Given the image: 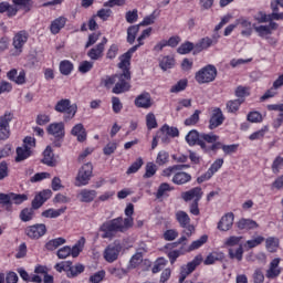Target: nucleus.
<instances>
[{
  "label": "nucleus",
  "mask_w": 283,
  "mask_h": 283,
  "mask_svg": "<svg viewBox=\"0 0 283 283\" xmlns=\"http://www.w3.org/2000/svg\"><path fill=\"white\" fill-rule=\"evenodd\" d=\"M186 142L189 145V147H195V145H198L205 154H211V151H214V149H218L220 144L214 145H207L202 142V134H200L198 130L192 129L186 135Z\"/></svg>",
  "instance_id": "nucleus-6"
},
{
  "label": "nucleus",
  "mask_w": 283,
  "mask_h": 283,
  "mask_svg": "<svg viewBox=\"0 0 283 283\" xmlns=\"http://www.w3.org/2000/svg\"><path fill=\"white\" fill-rule=\"evenodd\" d=\"M125 19L127 23H136V21H138V9L127 11L125 14Z\"/></svg>",
  "instance_id": "nucleus-64"
},
{
  "label": "nucleus",
  "mask_w": 283,
  "mask_h": 283,
  "mask_svg": "<svg viewBox=\"0 0 283 283\" xmlns=\"http://www.w3.org/2000/svg\"><path fill=\"white\" fill-rule=\"evenodd\" d=\"M209 237L207 234L201 235L198 240L192 241L190 245L186 244L187 253H191V251H196L200 249L203 244H207Z\"/></svg>",
  "instance_id": "nucleus-37"
},
{
  "label": "nucleus",
  "mask_w": 283,
  "mask_h": 283,
  "mask_svg": "<svg viewBox=\"0 0 283 283\" xmlns=\"http://www.w3.org/2000/svg\"><path fill=\"white\" fill-rule=\"evenodd\" d=\"M54 109L57 114H64V120L67 123V120H72V118L76 116L78 106L76 104H72V101L67 98H62L55 104Z\"/></svg>",
  "instance_id": "nucleus-7"
},
{
  "label": "nucleus",
  "mask_w": 283,
  "mask_h": 283,
  "mask_svg": "<svg viewBox=\"0 0 283 283\" xmlns=\"http://www.w3.org/2000/svg\"><path fill=\"white\" fill-rule=\"evenodd\" d=\"M228 255L230 260H237V262H242V258H244V248L240 244L237 249L229 248Z\"/></svg>",
  "instance_id": "nucleus-36"
},
{
  "label": "nucleus",
  "mask_w": 283,
  "mask_h": 283,
  "mask_svg": "<svg viewBox=\"0 0 283 283\" xmlns=\"http://www.w3.org/2000/svg\"><path fill=\"white\" fill-rule=\"evenodd\" d=\"M155 163L159 167H164V165H167V163H169V154L166 150H160L157 154Z\"/></svg>",
  "instance_id": "nucleus-58"
},
{
  "label": "nucleus",
  "mask_w": 283,
  "mask_h": 283,
  "mask_svg": "<svg viewBox=\"0 0 283 283\" xmlns=\"http://www.w3.org/2000/svg\"><path fill=\"white\" fill-rule=\"evenodd\" d=\"M66 242L67 240L63 237L51 239L45 243L44 249H46V251H56L59 247H63Z\"/></svg>",
  "instance_id": "nucleus-32"
},
{
  "label": "nucleus",
  "mask_w": 283,
  "mask_h": 283,
  "mask_svg": "<svg viewBox=\"0 0 283 283\" xmlns=\"http://www.w3.org/2000/svg\"><path fill=\"white\" fill-rule=\"evenodd\" d=\"M161 132L163 134H166V136H170V138H178V136H180V130H178V127H174V126H169L167 124H165L161 127Z\"/></svg>",
  "instance_id": "nucleus-54"
},
{
  "label": "nucleus",
  "mask_w": 283,
  "mask_h": 283,
  "mask_svg": "<svg viewBox=\"0 0 283 283\" xmlns=\"http://www.w3.org/2000/svg\"><path fill=\"white\" fill-rule=\"evenodd\" d=\"M24 233L30 240H41L48 233V227L44 223H35L27 227Z\"/></svg>",
  "instance_id": "nucleus-14"
},
{
  "label": "nucleus",
  "mask_w": 283,
  "mask_h": 283,
  "mask_svg": "<svg viewBox=\"0 0 283 283\" xmlns=\"http://www.w3.org/2000/svg\"><path fill=\"white\" fill-rule=\"evenodd\" d=\"M12 3L17 8H22L24 12H30V10H32V7L34 6V1L32 0H12Z\"/></svg>",
  "instance_id": "nucleus-47"
},
{
  "label": "nucleus",
  "mask_w": 283,
  "mask_h": 283,
  "mask_svg": "<svg viewBox=\"0 0 283 283\" xmlns=\"http://www.w3.org/2000/svg\"><path fill=\"white\" fill-rule=\"evenodd\" d=\"M96 196H98V192H96V190H90V189H82L80 191V200L82 202H94Z\"/></svg>",
  "instance_id": "nucleus-34"
},
{
  "label": "nucleus",
  "mask_w": 283,
  "mask_h": 283,
  "mask_svg": "<svg viewBox=\"0 0 283 283\" xmlns=\"http://www.w3.org/2000/svg\"><path fill=\"white\" fill-rule=\"evenodd\" d=\"M83 247H85V239L82 237V238L71 248V255H72V258H78V255H81V251H83Z\"/></svg>",
  "instance_id": "nucleus-51"
},
{
  "label": "nucleus",
  "mask_w": 283,
  "mask_h": 283,
  "mask_svg": "<svg viewBox=\"0 0 283 283\" xmlns=\"http://www.w3.org/2000/svg\"><path fill=\"white\" fill-rule=\"evenodd\" d=\"M67 207L60 208L57 210L54 208H50L42 212V218H59L60 216H63V213H65Z\"/></svg>",
  "instance_id": "nucleus-41"
},
{
  "label": "nucleus",
  "mask_w": 283,
  "mask_h": 283,
  "mask_svg": "<svg viewBox=\"0 0 283 283\" xmlns=\"http://www.w3.org/2000/svg\"><path fill=\"white\" fill-rule=\"evenodd\" d=\"M172 182L174 185H187V182H191V175L185 171L176 172L172 177Z\"/></svg>",
  "instance_id": "nucleus-38"
},
{
  "label": "nucleus",
  "mask_w": 283,
  "mask_h": 283,
  "mask_svg": "<svg viewBox=\"0 0 283 283\" xmlns=\"http://www.w3.org/2000/svg\"><path fill=\"white\" fill-rule=\"evenodd\" d=\"M116 78H118V74L106 75L104 78H102L101 83L106 90H112V87L116 85Z\"/></svg>",
  "instance_id": "nucleus-55"
},
{
  "label": "nucleus",
  "mask_w": 283,
  "mask_h": 283,
  "mask_svg": "<svg viewBox=\"0 0 283 283\" xmlns=\"http://www.w3.org/2000/svg\"><path fill=\"white\" fill-rule=\"evenodd\" d=\"M14 119V114L6 112L0 116V140H8L10 138V123Z\"/></svg>",
  "instance_id": "nucleus-13"
},
{
  "label": "nucleus",
  "mask_w": 283,
  "mask_h": 283,
  "mask_svg": "<svg viewBox=\"0 0 283 283\" xmlns=\"http://www.w3.org/2000/svg\"><path fill=\"white\" fill-rule=\"evenodd\" d=\"M55 271L57 273H66V277H70V271L72 269V261H62L54 265Z\"/></svg>",
  "instance_id": "nucleus-43"
},
{
  "label": "nucleus",
  "mask_w": 283,
  "mask_h": 283,
  "mask_svg": "<svg viewBox=\"0 0 283 283\" xmlns=\"http://www.w3.org/2000/svg\"><path fill=\"white\" fill-rule=\"evenodd\" d=\"M213 45V42L211 41V38L206 36L198 41V43L195 44V51L193 54L202 52L205 50H209Z\"/></svg>",
  "instance_id": "nucleus-33"
},
{
  "label": "nucleus",
  "mask_w": 283,
  "mask_h": 283,
  "mask_svg": "<svg viewBox=\"0 0 283 283\" xmlns=\"http://www.w3.org/2000/svg\"><path fill=\"white\" fill-rule=\"evenodd\" d=\"M151 27L145 29L137 38L138 44L132 46L126 53L122 54V56H124V62L132 61V56H134V53L138 51V48L145 45V39H149L151 36Z\"/></svg>",
  "instance_id": "nucleus-11"
},
{
  "label": "nucleus",
  "mask_w": 283,
  "mask_h": 283,
  "mask_svg": "<svg viewBox=\"0 0 283 283\" xmlns=\"http://www.w3.org/2000/svg\"><path fill=\"white\" fill-rule=\"evenodd\" d=\"M264 237L262 235H258L254 239L248 240L245 242V247L247 249H255V247H260V244H262V242H264Z\"/></svg>",
  "instance_id": "nucleus-63"
},
{
  "label": "nucleus",
  "mask_w": 283,
  "mask_h": 283,
  "mask_svg": "<svg viewBox=\"0 0 283 283\" xmlns=\"http://www.w3.org/2000/svg\"><path fill=\"white\" fill-rule=\"evenodd\" d=\"M224 119L226 117L222 109L220 107H214L209 118L208 128L211 130L218 129V127L224 123Z\"/></svg>",
  "instance_id": "nucleus-16"
},
{
  "label": "nucleus",
  "mask_w": 283,
  "mask_h": 283,
  "mask_svg": "<svg viewBox=\"0 0 283 283\" xmlns=\"http://www.w3.org/2000/svg\"><path fill=\"white\" fill-rule=\"evenodd\" d=\"M237 227L240 231H252L253 229H258L260 224L253 219L242 218L237 222Z\"/></svg>",
  "instance_id": "nucleus-27"
},
{
  "label": "nucleus",
  "mask_w": 283,
  "mask_h": 283,
  "mask_svg": "<svg viewBox=\"0 0 283 283\" xmlns=\"http://www.w3.org/2000/svg\"><path fill=\"white\" fill-rule=\"evenodd\" d=\"M242 103H244V99H230L227 102L226 106L230 114H235V112L240 109V105H242Z\"/></svg>",
  "instance_id": "nucleus-52"
},
{
  "label": "nucleus",
  "mask_w": 283,
  "mask_h": 283,
  "mask_svg": "<svg viewBox=\"0 0 283 283\" xmlns=\"http://www.w3.org/2000/svg\"><path fill=\"white\" fill-rule=\"evenodd\" d=\"M71 136H74L77 143H85L87 140V129L81 123L75 124L71 129Z\"/></svg>",
  "instance_id": "nucleus-22"
},
{
  "label": "nucleus",
  "mask_w": 283,
  "mask_h": 283,
  "mask_svg": "<svg viewBox=\"0 0 283 283\" xmlns=\"http://www.w3.org/2000/svg\"><path fill=\"white\" fill-rule=\"evenodd\" d=\"M200 114H202V112L200 109H196L190 117L186 118L185 119L186 127L198 125V123H200Z\"/></svg>",
  "instance_id": "nucleus-53"
},
{
  "label": "nucleus",
  "mask_w": 283,
  "mask_h": 283,
  "mask_svg": "<svg viewBox=\"0 0 283 283\" xmlns=\"http://www.w3.org/2000/svg\"><path fill=\"white\" fill-rule=\"evenodd\" d=\"M94 172V166L92 163L84 164L76 176V187H85V185H90V180L92 179V174Z\"/></svg>",
  "instance_id": "nucleus-10"
},
{
  "label": "nucleus",
  "mask_w": 283,
  "mask_h": 283,
  "mask_svg": "<svg viewBox=\"0 0 283 283\" xmlns=\"http://www.w3.org/2000/svg\"><path fill=\"white\" fill-rule=\"evenodd\" d=\"M233 220H235L233 212L226 213L218 222L217 229H219V231H230L233 227Z\"/></svg>",
  "instance_id": "nucleus-23"
},
{
  "label": "nucleus",
  "mask_w": 283,
  "mask_h": 283,
  "mask_svg": "<svg viewBox=\"0 0 283 283\" xmlns=\"http://www.w3.org/2000/svg\"><path fill=\"white\" fill-rule=\"evenodd\" d=\"M138 32H140V24L128 27L126 41L127 43H129V45H134V43L136 42V36L138 35Z\"/></svg>",
  "instance_id": "nucleus-39"
},
{
  "label": "nucleus",
  "mask_w": 283,
  "mask_h": 283,
  "mask_svg": "<svg viewBox=\"0 0 283 283\" xmlns=\"http://www.w3.org/2000/svg\"><path fill=\"white\" fill-rule=\"evenodd\" d=\"M132 227H134V218L123 219V217H117L104 222L99 227V231L103 233V239L112 240V238H115L117 233H125V231H127V229H132Z\"/></svg>",
  "instance_id": "nucleus-1"
},
{
  "label": "nucleus",
  "mask_w": 283,
  "mask_h": 283,
  "mask_svg": "<svg viewBox=\"0 0 283 283\" xmlns=\"http://www.w3.org/2000/svg\"><path fill=\"white\" fill-rule=\"evenodd\" d=\"M202 262L205 266H211V264H216V262H218V256H216L213 253L208 254L206 259L202 258V254L196 255L190 262L181 266L179 283L185 282L187 276L191 275V273H193V271H196V269H198Z\"/></svg>",
  "instance_id": "nucleus-3"
},
{
  "label": "nucleus",
  "mask_w": 283,
  "mask_h": 283,
  "mask_svg": "<svg viewBox=\"0 0 283 283\" xmlns=\"http://www.w3.org/2000/svg\"><path fill=\"white\" fill-rule=\"evenodd\" d=\"M15 163H23V160H28L32 156V148L30 146H20L15 149Z\"/></svg>",
  "instance_id": "nucleus-30"
},
{
  "label": "nucleus",
  "mask_w": 283,
  "mask_h": 283,
  "mask_svg": "<svg viewBox=\"0 0 283 283\" xmlns=\"http://www.w3.org/2000/svg\"><path fill=\"white\" fill-rule=\"evenodd\" d=\"M266 132H269V126H263L260 130L252 133L249 136V140H262V138H264Z\"/></svg>",
  "instance_id": "nucleus-59"
},
{
  "label": "nucleus",
  "mask_w": 283,
  "mask_h": 283,
  "mask_svg": "<svg viewBox=\"0 0 283 283\" xmlns=\"http://www.w3.org/2000/svg\"><path fill=\"white\" fill-rule=\"evenodd\" d=\"M59 72L62 76H70L74 72V63L70 60H62L59 63Z\"/></svg>",
  "instance_id": "nucleus-31"
},
{
  "label": "nucleus",
  "mask_w": 283,
  "mask_h": 283,
  "mask_svg": "<svg viewBox=\"0 0 283 283\" xmlns=\"http://www.w3.org/2000/svg\"><path fill=\"white\" fill-rule=\"evenodd\" d=\"M193 50H196V44H193L192 42L186 41L179 45V48L177 49V53L189 54L193 52Z\"/></svg>",
  "instance_id": "nucleus-49"
},
{
  "label": "nucleus",
  "mask_w": 283,
  "mask_h": 283,
  "mask_svg": "<svg viewBox=\"0 0 283 283\" xmlns=\"http://www.w3.org/2000/svg\"><path fill=\"white\" fill-rule=\"evenodd\" d=\"M187 253H188L187 244L184 243L179 247V249L168 251L167 258H168L170 264H176L178 258H180V255H185Z\"/></svg>",
  "instance_id": "nucleus-26"
},
{
  "label": "nucleus",
  "mask_w": 283,
  "mask_h": 283,
  "mask_svg": "<svg viewBox=\"0 0 283 283\" xmlns=\"http://www.w3.org/2000/svg\"><path fill=\"white\" fill-rule=\"evenodd\" d=\"M46 134L50 136V140L52 143V147H63V143H65V123L63 122H53L48 125Z\"/></svg>",
  "instance_id": "nucleus-4"
},
{
  "label": "nucleus",
  "mask_w": 283,
  "mask_h": 283,
  "mask_svg": "<svg viewBox=\"0 0 283 283\" xmlns=\"http://www.w3.org/2000/svg\"><path fill=\"white\" fill-rule=\"evenodd\" d=\"M118 67L122 70V74L117 76L118 82H115L112 93L125 94V92H129L132 90V71H129L132 70V60L125 62V57L120 55Z\"/></svg>",
  "instance_id": "nucleus-2"
},
{
  "label": "nucleus",
  "mask_w": 283,
  "mask_h": 283,
  "mask_svg": "<svg viewBox=\"0 0 283 283\" xmlns=\"http://www.w3.org/2000/svg\"><path fill=\"white\" fill-rule=\"evenodd\" d=\"M42 163L48 167H56V159L54 158V150L52 149V146H46L44 149Z\"/></svg>",
  "instance_id": "nucleus-29"
},
{
  "label": "nucleus",
  "mask_w": 283,
  "mask_h": 283,
  "mask_svg": "<svg viewBox=\"0 0 283 283\" xmlns=\"http://www.w3.org/2000/svg\"><path fill=\"white\" fill-rule=\"evenodd\" d=\"M202 196H205V192L201 187H195L181 192V198L185 202H191V200L192 202H200V200H202Z\"/></svg>",
  "instance_id": "nucleus-18"
},
{
  "label": "nucleus",
  "mask_w": 283,
  "mask_h": 283,
  "mask_svg": "<svg viewBox=\"0 0 283 283\" xmlns=\"http://www.w3.org/2000/svg\"><path fill=\"white\" fill-rule=\"evenodd\" d=\"M19 217L22 222H30L34 219V208L22 209Z\"/></svg>",
  "instance_id": "nucleus-48"
},
{
  "label": "nucleus",
  "mask_w": 283,
  "mask_h": 283,
  "mask_svg": "<svg viewBox=\"0 0 283 283\" xmlns=\"http://www.w3.org/2000/svg\"><path fill=\"white\" fill-rule=\"evenodd\" d=\"M106 272L105 270H99L90 276L88 282L91 283H101L105 280Z\"/></svg>",
  "instance_id": "nucleus-62"
},
{
  "label": "nucleus",
  "mask_w": 283,
  "mask_h": 283,
  "mask_svg": "<svg viewBox=\"0 0 283 283\" xmlns=\"http://www.w3.org/2000/svg\"><path fill=\"white\" fill-rule=\"evenodd\" d=\"M67 23V18L61 15L54 19L50 24L51 34H59Z\"/></svg>",
  "instance_id": "nucleus-25"
},
{
  "label": "nucleus",
  "mask_w": 283,
  "mask_h": 283,
  "mask_svg": "<svg viewBox=\"0 0 283 283\" xmlns=\"http://www.w3.org/2000/svg\"><path fill=\"white\" fill-rule=\"evenodd\" d=\"M218 77V69L213 64H207L195 73V81L198 85H209Z\"/></svg>",
  "instance_id": "nucleus-5"
},
{
  "label": "nucleus",
  "mask_w": 283,
  "mask_h": 283,
  "mask_svg": "<svg viewBox=\"0 0 283 283\" xmlns=\"http://www.w3.org/2000/svg\"><path fill=\"white\" fill-rule=\"evenodd\" d=\"M176 65V60L169 55H166L159 62V67L167 72V70H171Z\"/></svg>",
  "instance_id": "nucleus-44"
},
{
  "label": "nucleus",
  "mask_w": 283,
  "mask_h": 283,
  "mask_svg": "<svg viewBox=\"0 0 283 283\" xmlns=\"http://www.w3.org/2000/svg\"><path fill=\"white\" fill-rule=\"evenodd\" d=\"M187 85H189V81L187 78L179 80L170 87V93L178 94L179 92H185V90H187Z\"/></svg>",
  "instance_id": "nucleus-45"
},
{
  "label": "nucleus",
  "mask_w": 283,
  "mask_h": 283,
  "mask_svg": "<svg viewBox=\"0 0 283 283\" xmlns=\"http://www.w3.org/2000/svg\"><path fill=\"white\" fill-rule=\"evenodd\" d=\"M187 165H174L170 166L168 168H165L161 172V176H164V178H169L172 174H176V171H182V169H186Z\"/></svg>",
  "instance_id": "nucleus-46"
},
{
  "label": "nucleus",
  "mask_w": 283,
  "mask_h": 283,
  "mask_svg": "<svg viewBox=\"0 0 283 283\" xmlns=\"http://www.w3.org/2000/svg\"><path fill=\"white\" fill-rule=\"evenodd\" d=\"M220 140V136L213 133H201V143H206L207 145H219L217 149L211 150L212 154H218V149L222 147V143Z\"/></svg>",
  "instance_id": "nucleus-24"
},
{
  "label": "nucleus",
  "mask_w": 283,
  "mask_h": 283,
  "mask_svg": "<svg viewBox=\"0 0 283 283\" xmlns=\"http://www.w3.org/2000/svg\"><path fill=\"white\" fill-rule=\"evenodd\" d=\"M143 165H145V161H143V157H138L126 170L127 176H130V174H137Z\"/></svg>",
  "instance_id": "nucleus-56"
},
{
  "label": "nucleus",
  "mask_w": 283,
  "mask_h": 283,
  "mask_svg": "<svg viewBox=\"0 0 283 283\" xmlns=\"http://www.w3.org/2000/svg\"><path fill=\"white\" fill-rule=\"evenodd\" d=\"M7 78L8 81H11L12 83H15V85H25L27 83V74L25 70H19L11 69L9 72H7Z\"/></svg>",
  "instance_id": "nucleus-19"
},
{
  "label": "nucleus",
  "mask_w": 283,
  "mask_h": 283,
  "mask_svg": "<svg viewBox=\"0 0 283 283\" xmlns=\"http://www.w3.org/2000/svg\"><path fill=\"white\" fill-rule=\"evenodd\" d=\"M238 25H241V28H244V30L241 31L242 36H251L253 34V29L251 28V21L240 18L237 20Z\"/></svg>",
  "instance_id": "nucleus-40"
},
{
  "label": "nucleus",
  "mask_w": 283,
  "mask_h": 283,
  "mask_svg": "<svg viewBox=\"0 0 283 283\" xmlns=\"http://www.w3.org/2000/svg\"><path fill=\"white\" fill-rule=\"evenodd\" d=\"M122 251L123 245H120V242L115 241L114 243H111L106 247L104 251V260L112 264V262H116V260H118V255H120Z\"/></svg>",
  "instance_id": "nucleus-15"
},
{
  "label": "nucleus",
  "mask_w": 283,
  "mask_h": 283,
  "mask_svg": "<svg viewBox=\"0 0 283 283\" xmlns=\"http://www.w3.org/2000/svg\"><path fill=\"white\" fill-rule=\"evenodd\" d=\"M8 19H12V17H17L19 13V9L17 7L10 4L8 1L0 2V14H6Z\"/></svg>",
  "instance_id": "nucleus-28"
},
{
  "label": "nucleus",
  "mask_w": 283,
  "mask_h": 283,
  "mask_svg": "<svg viewBox=\"0 0 283 283\" xmlns=\"http://www.w3.org/2000/svg\"><path fill=\"white\" fill-rule=\"evenodd\" d=\"M222 165H224V159H222V158L216 159L211 164L209 169L205 174H202L201 176H199L197 178V182L199 185H202V182H207V180H211V178H213V176H216V174H218V171H220V169H222Z\"/></svg>",
  "instance_id": "nucleus-12"
},
{
  "label": "nucleus",
  "mask_w": 283,
  "mask_h": 283,
  "mask_svg": "<svg viewBox=\"0 0 283 283\" xmlns=\"http://www.w3.org/2000/svg\"><path fill=\"white\" fill-rule=\"evenodd\" d=\"M265 241V249L269 253H277V249H280V239L276 237H269Z\"/></svg>",
  "instance_id": "nucleus-35"
},
{
  "label": "nucleus",
  "mask_w": 283,
  "mask_h": 283,
  "mask_svg": "<svg viewBox=\"0 0 283 283\" xmlns=\"http://www.w3.org/2000/svg\"><path fill=\"white\" fill-rule=\"evenodd\" d=\"M280 262H282L280 258H275L270 262V268L266 270V273H265V277H268V280H275V277H280L282 273V268H280Z\"/></svg>",
  "instance_id": "nucleus-21"
},
{
  "label": "nucleus",
  "mask_w": 283,
  "mask_h": 283,
  "mask_svg": "<svg viewBox=\"0 0 283 283\" xmlns=\"http://www.w3.org/2000/svg\"><path fill=\"white\" fill-rule=\"evenodd\" d=\"M0 205L4 207L6 211L12 212V193L0 192Z\"/></svg>",
  "instance_id": "nucleus-42"
},
{
  "label": "nucleus",
  "mask_w": 283,
  "mask_h": 283,
  "mask_svg": "<svg viewBox=\"0 0 283 283\" xmlns=\"http://www.w3.org/2000/svg\"><path fill=\"white\" fill-rule=\"evenodd\" d=\"M172 189L174 188H171V186H169V184H167V182L160 184V186L158 187V190L155 195L157 200H160V198H163V196H165L167 193V191H171Z\"/></svg>",
  "instance_id": "nucleus-61"
},
{
  "label": "nucleus",
  "mask_w": 283,
  "mask_h": 283,
  "mask_svg": "<svg viewBox=\"0 0 283 283\" xmlns=\"http://www.w3.org/2000/svg\"><path fill=\"white\" fill-rule=\"evenodd\" d=\"M85 272V265L81 264V263H76L75 265H73V263L71 264V270L69 271V277L73 279V277H78V275H81V273Z\"/></svg>",
  "instance_id": "nucleus-50"
},
{
  "label": "nucleus",
  "mask_w": 283,
  "mask_h": 283,
  "mask_svg": "<svg viewBox=\"0 0 283 283\" xmlns=\"http://www.w3.org/2000/svg\"><path fill=\"white\" fill-rule=\"evenodd\" d=\"M176 222H178L180 229H182L181 233L184 235H193L196 233V226L191 223V217L185 210H178L175 213Z\"/></svg>",
  "instance_id": "nucleus-8"
},
{
  "label": "nucleus",
  "mask_w": 283,
  "mask_h": 283,
  "mask_svg": "<svg viewBox=\"0 0 283 283\" xmlns=\"http://www.w3.org/2000/svg\"><path fill=\"white\" fill-rule=\"evenodd\" d=\"M30 39V33L25 30L18 31L12 39L13 49L10 51L11 56H21L23 54V48Z\"/></svg>",
  "instance_id": "nucleus-9"
},
{
  "label": "nucleus",
  "mask_w": 283,
  "mask_h": 283,
  "mask_svg": "<svg viewBox=\"0 0 283 283\" xmlns=\"http://www.w3.org/2000/svg\"><path fill=\"white\" fill-rule=\"evenodd\" d=\"M242 242V237H235L231 235L224 241V247H229L230 249H233V247H240V243Z\"/></svg>",
  "instance_id": "nucleus-60"
},
{
  "label": "nucleus",
  "mask_w": 283,
  "mask_h": 283,
  "mask_svg": "<svg viewBox=\"0 0 283 283\" xmlns=\"http://www.w3.org/2000/svg\"><path fill=\"white\" fill-rule=\"evenodd\" d=\"M105 45H107V38H103L101 43H98L96 46L92 48L87 52L88 59H91V61H98L99 59H103V53L105 52Z\"/></svg>",
  "instance_id": "nucleus-20"
},
{
  "label": "nucleus",
  "mask_w": 283,
  "mask_h": 283,
  "mask_svg": "<svg viewBox=\"0 0 283 283\" xmlns=\"http://www.w3.org/2000/svg\"><path fill=\"white\" fill-rule=\"evenodd\" d=\"M134 105L139 109H150V107L154 106L151 94H149V92H143L142 94L137 95L134 101Z\"/></svg>",
  "instance_id": "nucleus-17"
},
{
  "label": "nucleus",
  "mask_w": 283,
  "mask_h": 283,
  "mask_svg": "<svg viewBox=\"0 0 283 283\" xmlns=\"http://www.w3.org/2000/svg\"><path fill=\"white\" fill-rule=\"evenodd\" d=\"M146 127L149 132L158 128V120L156 119V115L154 113H148L146 115Z\"/></svg>",
  "instance_id": "nucleus-57"
}]
</instances>
